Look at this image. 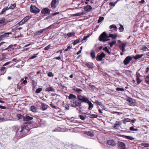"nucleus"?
<instances>
[{"label": "nucleus", "instance_id": "nucleus-1", "mask_svg": "<svg viewBox=\"0 0 149 149\" xmlns=\"http://www.w3.org/2000/svg\"><path fill=\"white\" fill-rule=\"evenodd\" d=\"M85 97L83 96L80 95H78L77 97L78 99L75 101L72 100L71 101L70 104L72 107H80L81 106L82 102H84L82 100V99H84Z\"/></svg>", "mask_w": 149, "mask_h": 149}, {"label": "nucleus", "instance_id": "nucleus-2", "mask_svg": "<svg viewBox=\"0 0 149 149\" xmlns=\"http://www.w3.org/2000/svg\"><path fill=\"white\" fill-rule=\"evenodd\" d=\"M21 130L20 131V137L22 138L28 133L30 128H29L27 125H22L21 126Z\"/></svg>", "mask_w": 149, "mask_h": 149}, {"label": "nucleus", "instance_id": "nucleus-3", "mask_svg": "<svg viewBox=\"0 0 149 149\" xmlns=\"http://www.w3.org/2000/svg\"><path fill=\"white\" fill-rule=\"evenodd\" d=\"M109 38V36L107 33L104 32L99 36L100 40L104 42L107 40L106 39Z\"/></svg>", "mask_w": 149, "mask_h": 149}, {"label": "nucleus", "instance_id": "nucleus-4", "mask_svg": "<svg viewBox=\"0 0 149 149\" xmlns=\"http://www.w3.org/2000/svg\"><path fill=\"white\" fill-rule=\"evenodd\" d=\"M83 99H82V100L84 102L87 103L88 104L89 107L88 109L89 110H91L93 107V104L86 97H85V98H84V99L83 98Z\"/></svg>", "mask_w": 149, "mask_h": 149}, {"label": "nucleus", "instance_id": "nucleus-5", "mask_svg": "<svg viewBox=\"0 0 149 149\" xmlns=\"http://www.w3.org/2000/svg\"><path fill=\"white\" fill-rule=\"evenodd\" d=\"M30 10L31 12L36 14L38 13L40 11V10L35 6L31 5Z\"/></svg>", "mask_w": 149, "mask_h": 149}, {"label": "nucleus", "instance_id": "nucleus-6", "mask_svg": "<svg viewBox=\"0 0 149 149\" xmlns=\"http://www.w3.org/2000/svg\"><path fill=\"white\" fill-rule=\"evenodd\" d=\"M59 1V0H52L51 3V8L52 9H55L58 5Z\"/></svg>", "mask_w": 149, "mask_h": 149}, {"label": "nucleus", "instance_id": "nucleus-7", "mask_svg": "<svg viewBox=\"0 0 149 149\" xmlns=\"http://www.w3.org/2000/svg\"><path fill=\"white\" fill-rule=\"evenodd\" d=\"M128 44V43L126 42H123V43H121V44L119 45V47L120 49L123 52H124L126 51L125 47Z\"/></svg>", "mask_w": 149, "mask_h": 149}, {"label": "nucleus", "instance_id": "nucleus-8", "mask_svg": "<svg viewBox=\"0 0 149 149\" xmlns=\"http://www.w3.org/2000/svg\"><path fill=\"white\" fill-rule=\"evenodd\" d=\"M105 54L104 52H102L100 54H98L96 58V60L98 61H100L103 58L105 57Z\"/></svg>", "mask_w": 149, "mask_h": 149}, {"label": "nucleus", "instance_id": "nucleus-9", "mask_svg": "<svg viewBox=\"0 0 149 149\" xmlns=\"http://www.w3.org/2000/svg\"><path fill=\"white\" fill-rule=\"evenodd\" d=\"M132 58L130 56H127L124 59L123 63L125 65H127L132 60Z\"/></svg>", "mask_w": 149, "mask_h": 149}, {"label": "nucleus", "instance_id": "nucleus-10", "mask_svg": "<svg viewBox=\"0 0 149 149\" xmlns=\"http://www.w3.org/2000/svg\"><path fill=\"white\" fill-rule=\"evenodd\" d=\"M107 144L112 147H114L116 145V143L113 140H108L107 141Z\"/></svg>", "mask_w": 149, "mask_h": 149}, {"label": "nucleus", "instance_id": "nucleus-11", "mask_svg": "<svg viewBox=\"0 0 149 149\" xmlns=\"http://www.w3.org/2000/svg\"><path fill=\"white\" fill-rule=\"evenodd\" d=\"M118 149H125V145L122 142L119 141L118 143Z\"/></svg>", "mask_w": 149, "mask_h": 149}, {"label": "nucleus", "instance_id": "nucleus-12", "mask_svg": "<svg viewBox=\"0 0 149 149\" xmlns=\"http://www.w3.org/2000/svg\"><path fill=\"white\" fill-rule=\"evenodd\" d=\"M29 19V16H27L23 19L21 21L19 22L18 24L19 25H22L25 22H26Z\"/></svg>", "mask_w": 149, "mask_h": 149}, {"label": "nucleus", "instance_id": "nucleus-13", "mask_svg": "<svg viewBox=\"0 0 149 149\" xmlns=\"http://www.w3.org/2000/svg\"><path fill=\"white\" fill-rule=\"evenodd\" d=\"M126 100L128 102L129 104L131 106H133L134 105L135 100L132 98L128 97L127 99Z\"/></svg>", "mask_w": 149, "mask_h": 149}, {"label": "nucleus", "instance_id": "nucleus-14", "mask_svg": "<svg viewBox=\"0 0 149 149\" xmlns=\"http://www.w3.org/2000/svg\"><path fill=\"white\" fill-rule=\"evenodd\" d=\"M41 12L42 14H49L50 10L49 8H44L42 10Z\"/></svg>", "mask_w": 149, "mask_h": 149}, {"label": "nucleus", "instance_id": "nucleus-15", "mask_svg": "<svg viewBox=\"0 0 149 149\" xmlns=\"http://www.w3.org/2000/svg\"><path fill=\"white\" fill-rule=\"evenodd\" d=\"M8 22L4 18L0 19V26H1L6 24Z\"/></svg>", "mask_w": 149, "mask_h": 149}, {"label": "nucleus", "instance_id": "nucleus-16", "mask_svg": "<svg viewBox=\"0 0 149 149\" xmlns=\"http://www.w3.org/2000/svg\"><path fill=\"white\" fill-rule=\"evenodd\" d=\"M45 30L44 29L37 31L34 33L35 36L40 35H41Z\"/></svg>", "mask_w": 149, "mask_h": 149}, {"label": "nucleus", "instance_id": "nucleus-17", "mask_svg": "<svg viewBox=\"0 0 149 149\" xmlns=\"http://www.w3.org/2000/svg\"><path fill=\"white\" fill-rule=\"evenodd\" d=\"M92 8L90 5H87L86 7L84 8V10L87 12H89L91 10Z\"/></svg>", "mask_w": 149, "mask_h": 149}, {"label": "nucleus", "instance_id": "nucleus-18", "mask_svg": "<svg viewBox=\"0 0 149 149\" xmlns=\"http://www.w3.org/2000/svg\"><path fill=\"white\" fill-rule=\"evenodd\" d=\"M33 119V118L32 117H30L29 116H26L24 117V120L25 121H29Z\"/></svg>", "mask_w": 149, "mask_h": 149}, {"label": "nucleus", "instance_id": "nucleus-19", "mask_svg": "<svg viewBox=\"0 0 149 149\" xmlns=\"http://www.w3.org/2000/svg\"><path fill=\"white\" fill-rule=\"evenodd\" d=\"M86 65L89 68H92L93 67V63L90 62L86 63H85Z\"/></svg>", "mask_w": 149, "mask_h": 149}, {"label": "nucleus", "instance_id": "nucleus-20", "mask_svg": "<svg viewBox=\"0 0 149 149\" xmlns=\"http://www.w3.org/2000/svg\"><path fill=\"white\" fill-rule=\"evenodd\" d=\"M90 55L92 59H93L95 58V53L93 50H91Z\"/></svg>", "mask_w": 149, "mask_h": 149}, {"label": "nucleus", "instance_id": "nucleus-21", "mask_svg": "<svg viewBox=\"0 0 149 149\" xmlns=\"http://www.w3.org/2000/svg\"><path fill=\"white\" fill-rule=\"evenodd\" d=\"M68 99L69 100L74 99L76 100L77 99V97L76 96L74 95L73 94H70L68 96Z\"/></svg>", "mask_w": 149, "mask_h": 149}, {"label": "nucleus", "instance_id": "nucleus-22", "mask_svg": "<svg viewBox=\"0 0 149 149\" xmlns=\"http://www.w3.org/2000/svg\"><path fill=\"white\" fill-rule=\"evenodd\" d=\"M83 14L84 13L83 12H80L77 13L72 14L71 16L72 17H76L79 16H81L83 15Z\"/></svg>", "mask_w": 149, "mask_h": 149}, {"label": "nucleus", "instance_id": "nucleus-23", "mask_svg": "<svg viewBox=\"0 0 149 149\" xmlns=\"http://www.w3.org/2000/svg\"><path fill=\"white\" fill-rule=\"evenodd\" d=\"M45 91H48L54 92L55 89L52 87H49L46 88Z\"/></svg>", "mask_w": 149, "mask_h": 149}, {"label": "nucleus", "instance_id": "nucleus-24", "mask_svg": "<svg viewBox=\"0 0 149 149\" xmlns=\"http://www.w3.org/2000/svg\"><path fill=\"white\" fill-rule=\"evenodd\" d=\"M117 34L116 33H115V34H110L109 35V37L112 38L113 39H115L117 37Z\"/></svg>", "mask_w": 149, "mask_h": 149}, {"label": "nucleus", "instance_id": "nucleus-25", "mask_svg": "<svg viewBox=\"0 0 149 149\" xmlns=\"http://www.w3.org/2000/svg\"><path fill=\"white\" fill-rule=\"evenodd\" d=\"M74 90L75 92L79 94L81 93V92L83 91L82 90L78 88H75L74 89Z\"/></svg>", "mask_w": 149, "mask_h": 149}, {"label": "nucleus", "instance_id": "nucleus-26", "mask_svg": "<svg viewBox=\"0 0 149 149\" xmlns=\"http://www.w3.org/2000/svg\"><path fill=\"white\" fill-rule=\"evenodd\" d=\"M95 102L97 105L102 107H102L103 108L104 107V106L102 104V103L101 102H99L98 100H96L95 101Z\"/></svg>", "mask_w": 149, "mask_h": 149}, {"label": "nucleus", "instance_id": "nucleus-27", "mask_svg": "<svg viewBox=\"0 0 149 149\" xmlns=\"http://www.w3.org/2000/svg\"><path fill=\"white\" fill-rule=\"evenodd\" d=\"M123 137L126 139H130V140H133L134 139V138H133L130 136L125 135L123 136Z\"/></svg>", "mask_w": 149, "mask_h": 149}, {"label": "nucleus", "instance_id": "nucleus-28", "mask_svg": "<svg viewBox=\"0 0 149 149\" xmlns=\"http://www.w3.org/2000/svg\"><path fill=\"white\" fill-rule=\"evenodd\" d=\"M41 108L43 110H46L47 109V105L45 104H42Z\"/></svg>", "mask_w": 149, "mask_h": 149}, {"label": "nucleus", "instance_id": "nucleus-29", "mask_svg": "<svg viewBox=\"0 0 149 149\" xmlns=\"http://www.w3.org/2000/svg\"><path fill=\"white\" fill-rule=\"evenodd\" d=\"M116 42V41L115 40L112 41L111 42H109V44L110 45L111 47H112V46L114 45Z\"/></svg>", "mask_w": 149, "mask_h": 149}, {"label": "nucleus", "instance_id": "nucleus-30", "mask_svg": "<svg viewBox=\"0 0 149 149\" xmlns=\"http://www.w3.org/2000/svg\"><path fill=\"white\" fill-rule=\"evenodd\" d=\"M143 55V54L139 55V54H137L135 56V60H137L139 58H141Z\"/></svg>", "mask_w": 149, "mask_h": 149}, {"label": "nucleus", "instance_id": "nucleus-31", "mask_svg": "<svg viewBox=\"0 0 149 149\" xmlns=\"http://www.w3.org/2000/svg\"><path fill=\"white\" fill-rule=\"evenodd\" d=\"M145 79V82L148 84H149V74L146 76Z\"/></svg>", "mask_w": 149, "mask_h": 149}, {"label": "nucleus", "instance_id": "nucleus-32", "mask_svg": "<svg viewBox=\"0 0 149 149\" xmlns=\"http://www.w3.org/2000/svg\"><path fill=\"white\" fill-rule=\"evenodd\" d=\"M75 34V33L74 32L71 33H69L67 34V36L69 37H71L72 36H74Z\"/></svg>", "mask_w": 149, "mask_h": 149}, {"label": "nucleus", "instance_id": "nucleus-33", "mask_svg": "<svg viewBox=\"0 0 149 149\" xmlns=\"http://www.w3.org/2000/svg\"><path fill=\"white\" fill-rule=\"evenodd\" d=\"M103 50L105 51L109 55L111 54L110 52L109 51V50L108 49L107 47H105L103 48Z\"/></svg>", "mask_w": 149, "mask_h": 149}, {"label": "nucleus", "instance_id": "nucleus-34", "mask_svg": "<svg viewBox=\"0 0 149 149\" xmlns=\"http://www.w3.org/2000/svg\"><path fill=\"white\" fill-rule=\"evenodd\" d=\"M141 50L143 51H148L149 50L148 49V48L146 47L145 46L142 47L141 48Z\"/></svg>", "mask_w": 149, "mask_h": 149}, {"label": "nucleus", "instance_id": "nucleus-35", "mask_svg": "<svg viewBox=\"0 0 149 149\" xmlns=\"http://www.w3.org/2000/svg\"><path fill=\"white\" fill-rule=\"evenodd\" d=\"M8 9L7 7H6L3 8L2 10V11L0 13V14H2L4 13L5 12H6V11Z\"/></svg>", "mask_w": 149, "mask_h": 149}, {"label": "nucleus", "instance_id": "nucleus-36", "mask_svg": "<svg viewBox=\"0 0 149 149\" xmlns=\"http://www.w3.org/2000/svg\"><path fill=\"white\" fill-rule=\"evenodd\" d=\"M79 116L80 119L82 120H85L86 118V116L79 115Z\"/></svg>", "mask_w": 149, "mask_h": 149}, {"label": "nucleus", "instance_id": "nucleus-37", "mask_svg": "<svg viewBox=\"0 0 149 149\" xmlns=\"http://www.w3.org/2000/svg\"><path fill=\"white\" fill-rule=\"evenodd\" d=\"M130 119L127 118H125L124 120H123V123L125 124L126 122H128L130 121Z\"/></svg>", "mask_w": 149, "mask_h": 149}, {"label": "nucleus", "instance_id": "nucleus-38", "mask_svg": "<svg viewBox=\"0 0 149 149\" xmlns=\"http://www.w3.org/2000/svg\"><path fill=\"white\" fill-rule=\"evenodd\" d=\"M30 109L33 112H35L36 111V108L35 106L31 107Z\"/></svg>", "mask_w": 149, "mask_h": 149}, {"label": "nucleus", "instance_id": "nucleus-39", "mask_svg": "<svg viewBox=\"0 0 149 149\" xmlns=\"http://www.w3.org/2000/svg\"><path fill=\"white\" fill-rule=\"evenodd\" d=\"M42 90V89L41 88H39L37 89L36 91V93H39Z\"/></svg>", "mask_w": 149, "mask_h": 149}, {"label": "nucleus", "instance_id": "nucleus-40", "mask_svg": "<svg viewBox=\"0 0 149 149\" xmlns=\"http://www.w3.org/2000/svg\"><path fill=\"white\" fill-rule=\"evenodd\" d=\"M80 39H77V40H75L74 41V42L73 43V45H75L76 44H77V43H79L80 41V40H79Z\"/></svg>", "mask_w": 149, "mask_h": 149}, {"label": "nucleus", "instance_id": "nucleus-41", "mask_svg": "<svg viewBox=\"0 0 149 149\" xmlns=\"http://www.w3.org/2000/svg\"><path fill=\"white\" fill-rule=\"evenodd\" d=\"M136 81L138 84H140L141 82V80L140 79L139 77H136Z\"/></svg>", "mask_w": 149, "mask_h": 149}, {"label": "nucleus", "instance_id": "nucleus-42", "mask_svg": "<svg viewBox=\"0 0 149 149\" xmlns=\"http://www.w3.org/2000/svg\"><path fill=\"white\" fill-rule=\"evenodd\" d=\"M97 117V115L96 114H92L90 115V117L92 118H96Z\"/></svg>", "mask_w": 149, "mask_h": 149}, {"label": "nucleus", "instance_id": "nucleus-43", "mask_svg": "<svg viewBox=\"0 0 149 149\" xmlns=\"http://www.w3.org/2000/svg\"><path fill=\"white\" fill-rule=\"evenodd\" d=\"M141 145L146 147H148L149 146V144L148 143H142L141 144Z\"/></svg>", "mask_w": 149, "mask_h": 149}, {"label": "nucleus", "instance_id": "nucleus-44", "mask_svg": "<svg viewBox=\"0 0 149 149\" xmlns=\"http://www.w3.org/2000/svg\"><path fill=\"white\" fill-rule=\"evenodd\" d=\"M130 130L131 131H137L138 130V129L137 128L134 129V128L133 127H131L130 128Z\"/></svg>", "mask_w": 149, "mask_h": 149}, {"label": "nucleus", "instance_id": "nucleus-45", "mask_svg": "<svg viewBox=\"0 0 149 149\" xmlns=\"http://www.w3.org/2000/svg\"><path fill=\"white\" fill-rule=\"evenodd\" d=\"M17 117L18 119H22L23 118H24V117L22 115L20 114H18L17 115Z\"/></svg>", "mask_w": 149, "mask_h": 149}, {"label": "nucleus", "instance_id": "nucleus-46", "mask_svg": "<svg viewBox=\"0 0 149 149\" xmlns=\"http://www.w3.org/2000/svg\"><path fill=\"white\" fill-rule=\"evenodd\" d=\"M54 75V74L52 72H49L48 74V76L49 77H52Z\"/></svg>", "mask_w": 149, "mask_h": 149}, {"label": "nucleus", "instance_id": "nucleus-47", "mask_svg": "<svg viewBox=\"0 0 149 149\" xmlns=\"http://www.w3.org/2000/svg\"><path fill=\"white\" fill-rule=\"evenodd\" d=\"M38 54V53H37L36 54H35L34 56H32L31 57H30L29 58V59H34V58H36L37 56L36 55H37Z\"/></svg>", "mask_w": 149, "mask_h": 149}, {"label": "nucleus", "instance_id": "nucleus-48", "mask_svg": "<svg viewBox=\"0 0 149 149\" xmlns=\"http://www.w3.org/2000/svg\"><path fill=\"white\" fill-rule=\"evenodd\" d=\"M104 18L103 17H100L98 20L97 23H99L100 22L104 19Z\"/></svg>", "mask_w": 149, "mask_h": 149}, {"label": "nucleus", "instance_id": "nucleus-49", "mask_svg": "<svg viewBox=\"0 0 149 149\" xmlns=\"http://www.w3.org/2000/svg\"><path fill=\"white\" fill-rule=\"evenodd\" d=\"M109 28L110 29H111L112 28H114L116 29L117 28V27L115 25H111L109 27Z\"/></svg>", "mask_w": 149, "mask_h": 149}, {"label": "nucleus", "instance_id": "nucleus-50", "mask_svg": "<svg viewBox=\"0 0 149 149\" xmlns=\"http://www.w3.org/2000/svg\"><path fill=\"white\" fill-rule=\"evenodd\" d=\"M116 90L118 91H124V89L122 88H116Z\"/></svg>", "mask_w": 149, "mask_h": 149}, {"label": "nucleus", "instance_id": "nucleus-51", "mask_svg": "<svg viewBox=\"0 0 149 149\" xmlns=\"http://www.w3.org/2000/svg\"><path fill=\"white\" fill-rule=\"evenodd\" d=\"M16 6V5L15 4H13V5H12V6H10L8 8V9H14L15 7Z\"/></svg>", "mask_w": 149, "mask_h": 149}, {"label": "nucleus", "instance_id": "nucleus-52", "mask_svg": "<svg viewBox=\"0 0 149 149\" xmlns=\"http://www.w3.org/2000/svg\"><path fill=\"white\" fill-rule=\"evenodd\" d=\"M5 44L3 45L4 46L1 49L3 50H4V49H5L6 48V47L7 46V45H8V44L7 43H4Z\"/></svg>", "mask_w": 149, "mask_h": 149}, {"label": "nucleus", "instance_id": "nucleus-53", "mask_svg": "<svg viewBox=\"0 0 149 149\" xmlns=\"http://www.w3.org/2000/svg\"><path fill=\"white\" fill-rule=\"evenodd\" d=\"M50 45H48V46H47L45 47V49H44L45 50H48L50 48Z\"/></svg>", "mask_w": 149, "mask_h": 149}, {"label": "nucleus", "instance_id": "nucleus-54", "mask_svg": "<svg viewBox=\"0 0 149 149\" xmlns=\"http://www.w3.org/2000/svg\"><path fill=\"white\" fill-rule=\"evenodd\" d=\"M114 128L116 129H118L119 126L118 125H116V124H115L114 126Z\"/></svg>", "mask_w": 149, "mask_h": 149}, {"label": "nucleus", "instance_id": "nucleus-55", "mask_svg": "<svg viewBox=\"0 0 149 149\" xmlns=\"http://www.w3.org/2000/svg\"><path fill=\"white\" fill-rule=\"evenodd\" d=\"M6 36V34H3L0 36V39H1L2 38H4Z\"/></svg>", "mask_w": 149, "mask_h": 149}, {"label": "nucleus", "instance_id": "nucleus-56", "mask_svg": "<svg viewBox=\"0 0 149 149\" xmlns=\"http://www.w3.org/2000/svg\"><path fill=\"white\" fill-rule=\"evenodd\" d=\"M5 69L6 68L5 67H1L0 69V71L1 72H3Z\"/></svg>", "mask_w": 149, "mask_h": 149}, {"label": "nucleus", "instance_id": "nucleus-57", "mask_svg": "<svg viewBox=\"0 0 149 149\" xmlns=\"http://www.w3.org/2000/svg\"><path fill=\"white\" fill-rule=\"evenodd\" d=\"M52 16H53V15H52V14H51L49 16L46 17V19H48L49 18H50Z\"/></svg>", "mask_w": 149, "mask_h": 149}, {"label": "nucleus", "instance_id": "nucleus-58", "mask_svg": "<svg viewBox=\"0 0 149 149\" xmlns=\"http://www.w3.org/2000/svg\"><path fill=\"white\" fill-rule=\"evenodd\" d=\"M12 63V62L11 61L8 62L6 63H5L4 64L3 66H6V65L9 64V63Z\"/></svg>", "mask_w": 149, "mask_h": 149}, {"label": "nucleus", "instance_id": "nucleus-59", "mask_svg": "<svg viewBox=\"0 0 149 149\" xmlns=\"http://www.w3.org/2000/svg\"><path fill=\"white\" fill-rule=\"evenodd\" d=\"M121 123H122L121 122L116 121L115 124H116V125H120L121 124Z\"/></svg>", "mask_w": 149, "mask_h": 149}, {"label": "nucleus", "instance_id": "nucleus-60", "mask_svg": "<svg viewBox=\"0 0 149 149\" xmlns=\"http://www.w3.org/2000/svg\"><path fill=\"white\" fill-rule=\"evenodd\" d=\"M13 45H10L9 46L7 47L5 49H3L4 50H7V49H8L12 47H13Z\"/></svg>", "mask_w": 149, "mask_h": 149}, {"label": "nucleus", "instance_id": "nucleus-61", "mask_svg": "<svg viewBox=\"0 0 149 149\" xmlns=\"http://www.w3.org/2000/svg\"><path fill=\"white\" fill-rule=\"evenodd\" d=\"M86 134L90 136H91V135H92V133H91V132H87L86 133Z\"/></svg>", "mask_w": 149, "mask_h": 149}, {"label": "nucleus", "instance_id": "nucleus-62", "mask_svg": "<svg viewBox=\"0 0 149 149\" xmlns=\"http://www.w3.org/2000/svg\"><path fill=\"white\" fill-rule=\"evenodd\" d=\"M57 24V23H54L53 24L50 25V27H51L52 28L54 27V26H55V25Z\"/></svg>", "mask_w": 149, "mask_h": 149}, {"label": "nucleus", "instance_id": "nucleus-63", "mask_svg": "<svg viewBox=\"0 0 149 149\" xmlns=\"http://www.w3.org/2000/svg\"><path fill=\"white\" fill-rule=\"evenodd\" d=\"M119 29L120 31H123V29H124V28H123V26H120L119 28Z\"/></svg>", "mask_w": 149, "mask_h": 149}, {"label": "nucleus", "instance_id": "nucleus-64", "mask_svg": "<svg viewBox=\"0 0 149 149\" xmlns=\"http://www.w3.org/2000/svg\"><path fill=\"white\" fill-rule=\"evenodd\" d=\"M110 5L111 6H115V3H114L113 2H111L109 3Z\"/></svg>", "mask_w": 149, "mask_h": 149}]
</instances>
